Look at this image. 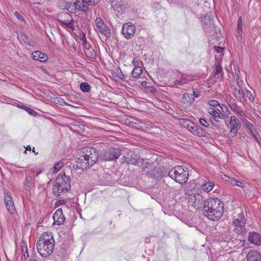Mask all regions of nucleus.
Returning a JSON list of instances; mask_svg holds the SVG:
<instances>
[{"label":"nucleus","instance_id":"nucleus-21","mask_svg":"<svg viewBox=\"0 0 261 261\" xmlns=\"http://www.w3.org/2000/svg\"><path fill=\"white\" fill-rule=\"evenodd\" d=\"M246 257L247 261H261V254L254 250H250Z\"/></svg>","mask_w":261,"mask_h":261},{"label":"nucleus","instance_id":"nucleus-9","mask_svg":"<svg viewBox=\"0 0 261 261\" xmlns=\"http://www.w3.org/2000/svg\"><path fill=\"white\" fill-rule=\"evenodd\" d=\"M225 123L227 126L228 125V120H225ZM229 125L230 129L228 133V136L229 138H233L237 136L239 130L241 128V124L240 120L236 116L231 115L230 117Z\"/></svg>","mask_w":261,"mask_h":261},{"label":"nucleus","instance_id":"nucleus-61","mask_svg":"<svg viewBox=\"0 0 261 261\" xmlns=\"http://www.w3.org/2000/svg\"><path fill=\"white\" fill-rule=\"evenodd\" d=\"M249 134H250L251 135H252V134H254L252 130V129H250L249 130H248V132Z\"/></svg>","mask_w":261,"mask_h":261},{"label":"nucleus","instance_id":"nucleus-56","mask_svg":"<svg viewBox=\"0 0 261 261\" xmlns=\"http://www.w3.org/2000/svg\"><path fill=\"white\" fill-rule=\"evenodd\" d=\"M174 85H175L181 86L180 85V80H175V82H174Z\"/></svg>","mask_w":261,"mask_h":261},{"label":"nucleus","instance_id":"nucleus-49","mask_svg":"<svg viewBox=\"0 0 261 261\" xmlns=\"http://www.w3.org/2000/svg\"><path fill=\"white\" fill-rule=\"evenodd\" d=\"M82 45L83 46V48L84 51V53H85V50L86 51L87 49H89V48L91 47L90 44H88L87 42H86V44H82Z\"/></svg>","mask_w":261,"mask_h":261},{"label":"nucleus","instance_id":"nucleus-52","mask_svg":"<svg viewBox=\"0 0 261 261\" xmlns=\"http://www.w3.org/2000/svg\"><path fill=\"white\" fill-rule=\"evenodd\" d=\"M219 106H220V108L221 109V110H222V111L223 112H224L225 110H226V111L228 110V108H227V107L225 105H223V104L221 105H220Z\"/></svg>","mask_w":261,"mask_h":261},{"label":"nucleus","instance_id":"nucleus-42","mask_svg":"<svg viewBox=\"0 0 261 261\" xmlns=\"http://www.w3.org/2000/svg\"><path fill=\"white\" fill-rule=\"evenodd\" d=\"M243 123L245 125L246 128L248 130V131L251 129L252 124L247 120H244Z\"/></svg>","mask_w":261,"mask_h":261},{"label":"nucleus","instance_id":"nucleus-33","mask_svg":"<svg viewBox=\"0 0 261 261\" xmlns=\"http://www.w3.org/2000/svg\"><path fill=\"white\" fill-rule=\"evenodd\" d=\"M136 121L138 122H135V124H138L139 127L142 130H145V129H150L151 127V125L149 124L145 123L143 122L142 121H140L139 120L137 119Z\"/></svg>","mask_w":261,"mask_h":261},{"label":"nucleus","instance_id":"nucleus-22","mask_svg":"<svg viewBox=\"0 0 261 261\" xmlns=\"http://www.w3.org/2000/svg\"><path fill=\"white\" fill-rule=\"evenodd\" d=\"M208 113L211 114L213 117L216 118H220L224 119L225 118V115L223 114L221 110L218 108H210L207 110Z\"/></svg>","mask_w":261,"mask_h":261},{"label":"nucleus","instance_id":"nucleus-43","mask_svg":"<svg viewBox=\"0 0 261 261\" xmlns=\"http://www.w3.org/2000/svg\"><path fill=\"white\" fill-rule=\"evenodd\" d=\"M67 203V201L65 199L58 200L55 202L56 207H58L61 205H65Z\"/></svg>","mask_w":261,"mask_h":261},{"label":"nucleus","instance_id":"nucleus-40","mask_svg":"<svg viewBox=\"0 0 261 261\" xmlns=\"http://www.w3.org/2000/svg\"><path fill=\"white\" fill-rule=\"evenodd\" d=\"M142 61L138 58H135L132 61V64L134 65L135 67L140 66V65Z\"/></svg>","mask_w":261,"mask_h":261},{"label":"nucleus","instance_id":"nucleus-64","mask_svg":"<svg viewBox=\"0 0 261 261\" xmlns=\"http://www.w3.org/2000/svg\"><path fill=\"white\" fill-rule=\"evenodd\" d=\"M29 261H37V260H35V259H31Z\"/></svg>","mask_w":261,"mask_h":261},{"label":"nucleus","instance_id":"nucleus-5","mask_svg":"<svg viewBox=\"0 0 261 261\" xmlns=\"http://www.w3.org/2000/svg\"><path fill=\"white\" fill-rule=\"evenodd\" d=\"M141 161V173L142 174H145L148 176L154 177L157 176L158 170L156 169V164L154 163H150L148 162V160L136 159L135 160H131L129 158H126L125 162L128 164H134L139 163Z\"/></svg>","mask_w":261,"mask_h":261},{"label":"nucleus","instance_id":"nucleus-25","mask_svg":"<svg viewBox=\"0 0 261 261\" xmlns=\"http://www.w3.org/2000/svg\"><path fill=\"white\" fill-rule=\"evenodd\" d=\"M23 184L26 187L27 189L29 192H30L31 190H32L35 186L33 181V178L30 175H26Z\"/></svg>","mask_w":261,"mask_h":261},{"label":"nucleus","instance_id":"nucleus-54","mask_svg":"<svg viewBox=\"0 0 261 261\" xmlns=\"http://www.w3.org/2000/svg\"><path fill=\"white\" fill-rule=\"evenodd\" d=\"M223 48L220 47H217L216 49H215V51H217L218 53H221L222 52Z\"/></svg>","mask_w":261,"mask_h":261},{"label":"nucleus","instance_id":"nucleus-48","mask_svg":"<svg viewBox=\"0 0 261 261\" xmlns=\"http://www.w3.org/2000/svg\"><path fill=\"white\" fill-rule=\"evenodd\" d=\"M219 118H216V117H213L212 119H211V123H212L213 125H214V126H217V123L219 122V120H218Z\"/></svg>","mask_w":261,"mask_h":261},{"label":"nucleus","instance_id":"nucleus-39","mask_svg":"<svg viewBox=\"0 0 261 261\" xmlns=\"http://www.w3.org/2000/svg\"><path fill=\"white\" fill-rule=\"evenodd\" d=\"M23 110H25L29 114L32 116H35L37 114V113L35 110L27 106L23 108Z\"/></svg>","mask_w":261,"mask_h":261},{"label":"nucleus","instance_id":"nucleus-55","mask_svg":"<svg viewBox=\"0 0 261 261\" xmlns=\"http://www.w3.org/2000/svg\"><path fill=\"white\" fill-rule=\"evenodd\" d=\"M23 253V257H24V259H25V260H27V258H28V257H29V253H28V251H26V252H24V253Z\"/></svg>","mask_w":261,"mask_h":261},{"label":"nucleus","instance_id":"nucleus-17","mask_svg":"<svg viewBox=\"0 0 261 261\" xmlns=\"http://www.w3.org/2000/svg\"><path fill=\"white\" fill-rule=\"evenodd\" d=\"M227 103L229 108L236 114L241 116L245 115V113L243 111L239 106L236 102V100L233 99H228L227 100Z\"/></svg>","mask_w":261,"mask_h":261},{"label":"nucleus","instance_id":"nucleus-15","mask_svg":"<svg viewBox=\"0 0 261 261\" xmlns=\"http://www.w3.org/2000/svg\"><path fill=\"white\" fill-rule=\"evenodd\" d=\"M4 202L7 211L11 215H14L16 213V209L12 198L8 192L4 193Z\"/></svg>","mask_w":261,"mask_h":261},{"label":"nucleus","instance_id":"nucleus-29","mask_svg":"<svg viewBox=\"0 0 261 261\" xmlns=\"http://www.w3.org/2000/svg\"><path fill=\"white\" fill-rule=\"evenodd\" d=\"M192 81V76L189 75L183 74L181 75V79L180 80V85H184Z\"/></svg>","mask_w":261,"mask_h":261},{"label":"nucleus","instance_id":"nucleus-44","mask_svg":"<svg viewBox=\"0 0 261 261\" xmlns=\"http://www.w3.org/2000/svg\"><path fill=\"white\" fill-rule=\"evenodd\" d=\"M199 122L202 126L205 127H207L210 125L209 123L204 118H200L199 119Z\"/></svg>","mask_w":261,"mask_h":261},{"label":"nucleus","instance_id":"nucleus-23","mask_svg":"<svg viewBox=\"0 0 261 261\" xmlns=\"http://www.w3.org/2000/svg\"><path fill=\"white\" fill-rule=\"evenodd\" d=\"M32 58L33 60L39 61L40 62H45L47 61V56L44 53L40 51H35L32 54Z\"/></svg>","mask_w":261,"mask_h":261},{"label":"nucleus","instance_id":"nucleus-24","mask_svg":"<svg viewBox=\"0 0 261 261\" xmlns=\"http://www.w3.org/2000/svg\"><path fill=\"white\" fill-rule=\"evenodd\" d=\"M76 9L82 12H86L88 9V5L84 0H76L74 3Z\"/></svg>","mask_w":261,"mask_h":261},{"label":"nucleus","instance_id":"nucleus-28","mask_svg":"<svg viewBox=\"0 0 261 261\" xmlns=\"http://www.w3.org/2000/svg\"><path fill=\"white\" fill-rule=\"evenodd\" d=\"M142 73V69L141 66L135 67L131 72V75L134 78H137Z\"/></svg>","mask_w":261,"mask_h":261},{"label":"nucleus","instance_id":"nucleus-38","mask_svg":"<svg viewBox=\"0 0 261 261\" xmlns=\"http://www.w3.org/2000/svg\"><path fill=\"white\" fill-rule=\"evenodd\" d=\"M179 121L180 124L186 128H187L189 127V125H190L192 122L188 119L184 118L179 119Z\"/></svg>","mask_w":261,"mask_h":261},{"label":"nucleus","instance_id":"nucleus-14","mask_svg":"<svg viewBox=\"0 0 261 261\" xmlns=\"http://www.w3.org/2000/svg\"><path fill=\"white\" fill-rule=\"evenodd\" d=\"M233 224L234 225V231L238 234H241L244 232L245 222L244 216L242 214L239 215L238 218L234 220Z\"/></svg>","mask_w":261,"mask_h":261},{"label":"nucleus","instance_id":"nucleus-7","mask_svg":"<svg viewBox=\"0 0 261 261\" xmlns=\"http://www.w3.org/2000/svg\"><path fill=\"white\" fill-rule=\"evenodd\" d=\"M243 85V81L238 77L231 87L234 97L241 103L246 101L245 93L242 89Z\"/></svg>","mask_w":261,"mask_h":261},{"label":"nucleus","instance_id":"nucleus-45","mask_svg":"<svg viewBox=\"0 0 261 261\" xmlns=\"http://www.w3.org/2000/svg\"><path fill=\"white\" fill-rule=\"evenodd\" d=\"M89 6H94L97 4L99 0H84Z\"/></svg>","mask_w":261,"mask_h":261},{"label":"nucleus","instance_id":"nucleus-51","mask_svg":"<svg viewBox=\"0 0 261 261\" xmlns=\"http://www.w3.org/2000/svg\"><path fill=\"white\" fill-rule=\"evenodd\" d=\"M192 97H194V99H195V98H197L199 96V94L198 92H196L195 91H193V93L192 94Z\"/></svg>","mask_w":261,"mask_h":261},{"label":"nucleus","instance_id":"nucleus-4","mask_svg":"<svg viewBox=\"0 0 261 261\" xmlns=\"http://www.w3.org/2000/svg\"><path fill=\"white\" fill-rule=\"evenodd\" d=\"M70 178L65 173L59 174L55 179L53 186V193L59 197L70 189Z\"/></svg>","mask_w":261,"mask_h":261},{"label":"nucleus","instance_id":"nucleus-41","mask_svg":"<svg viewBox=\"0 0 261 261\" xmlns=\"http://www.w3.org/2000/svg\"><path fill=\"white\" fill-rule=\"evenodd\" d=\"M208 104L213 107H216L217 106H220V105L219 102L216 100H210L208 101Z\"/></svg>","mask_w":261,"mask_h":261},{"label":"nucleus","instance_id":"nucleus-3","mask_svg":"<svg viewBox=\"0 0 261 261\" xmlns=\"http://www.w3.org/2000/svg\"><path fill=\"white\" fill-rule=\"evenodd\" d=\"M83 154L76 160L77 167L79 169H86L93 166L97 161L98 153L97 151L93 147L84 148Z\"/></svg>","mask_w":261,"mask_h":261},{"label":"nucleus","instance_id":"nucleus-19","mask_svg":"<svg viewBox=\"0 0 261 261\" xmlns=\"http://www.w3.org/2000/svg\"><path fill=\"white\" fill-rule=\"evenodd\" d=\"M53 218L54 219V223L57 225H60L65 221V218L63 215L61 208H58L54 213Z\"/></svg>","mask_w":261,"mask_h":261},{"label":"nucleus","instance_id":"nucleus-27","mask_svg":"<svg viewBox=\"0 0 261 261\" xmlns=\"http://www.w3.org/2000/svg\"><path fill=\"white\" fill-rule=\"evenodd\" d=\"M223 74V72L222 71L221 64L220 62H218L215 67V76L219 78L220 76L222 77Z\"/></svg>","mask_w":261,"mask_h":261},{"label":"nucleus","instance_id":"nucleus-10","mask_svg":"<svg viewBox=\"0 0 261 261\" xmlns=\"http://www.w3.org/2000/svg\"><path fill=\"white\" fill-rule=\"evenodd\" d=\"M188 200L189 204L197 210L200 209L202 207L203 208V205H205V202H206L203 196L198 193L189 194Z\"/></svg>","mask_w":261,"mask_h":261},{"label":"nucleus","instance_id":"nucleus-50","mask_svg":"<svg viewBox=\"0 0 261 261\" xmlns=\"http://www.w3.org/2000/svg\"><path fill=\"white\" fill-rule=\"evenodd\" d=\"M246 95H247V96L250 99H253V95H252V93L251 92H250L249 91L247 90V91H246Z\"/></svg>","mask_w":261,"mask_h":261},{"label":"nucleus","instance_id":"nucleus-6","mask_svg":"<svg viewBox=\"0 0 261 261\" xmlns=\"http://www.w3.org/2000/svg\"><path fill=\"white\" fill-rule=\"evenodd\" d=\"M168 176L180 184L186 183L189 178V170L186 167L176 166L168 172Z\"/></svg>","mask_w":261,"mask_h":261},{"label":"nucleus","instance_id":"nucleus-57","mask_svg":"<svg viewBox=\"0 0 261 261\" xmlns=\"http://www.w3.org/2000/svg\"><path fill=\"white\" fill-rule=\"evenodd\" d=\"M120 73L121 74V75H118V77L121 80L124 79V75H123L121 70H120Z\"/></svg>","mask_w":261,"mask_h":261},{"label":"nucleus","instance_id":"nucleus-1","mask_svg":"<svg viewBox=\"0 0 261 261\" xmlns=\"http://www.w3.org/2000/svg\"><path fill=\"white\" fill-rule=\"evenodd\" d=\"M223 213L224 203L218 198L208 199L203 205L204 215L211 220H218Z\"/></svg>","mask_w":261,"mask_h":261},{"label":"nucleus","instance_id":"nucleus-37","mask_svg":"<svg viewBox=\"0 0 261 261\" xmlns=\"http://www.w3.org/2000/svg\"><path fill=\"white\" fill-rule=\"evenodd\" d=\"M237 31L239 36L242 37V17H239L238 20V25H237Z\"/></svg>","mask_w":261,"mask_h":261},{"label":"nucleus","instance_id":"nucleus-16","mask_svg":"<svg viewBox=\"0 0 261 261\" xmlns=\"http://www.w3.org/2000/svg\"><path fill=\"white\" fill-rule=\"evenodd\" d=\"M187 129L195 136L203 137L205 135V130L193 122L189 125Z\"/></svg>","mask_w":261,"mask_h":261},{"label":"nucleus","instance_id":"nucleus-32","mask_svg":"<svg viewBox=\"0 0 261 261\" xmlns=\"http://www.w3.org/2000/svg\"><path fill=\"white\" fill-rule=\"evenodd\" d=\"M182 100L184 103H191L194 101L191 93H185L183 95Z\"/></svg>","mask_w":261,"mask_h":261},{"label":"nucleus","instance_id":"nucleus-8","mask_svg":"<svg viewBox=\"0 0 261 261\" xmlns=\"http://www.w3.org/2000/svg\"><path fill=\"white\" fill-rule=\"evenodd\" d=\"M57 21L64 28L74 30V21L72 16L67 12H61L57 15Z\"/></svg>","mask_w":261,"mask_h":261},{"label":"nucleus","instance_id":"nucleus-58","mask_svg":"<svg viewBox=\"0 0 261 261\" xmlns=\"http://www.w3.org/2000/svg\"><path fill=\"white\" fill-rule=\"evenodd\" d=\"M253 139L258 144H260V142L256 136H254V138H253Z\"/></svg>","mask_w":261,"mask_h":261},{"label":"nucleus","instance_id":"nucleus-60","mask_svg":"<svg viewBox=\"0 0 261 261\" xmlns=\"http://www.w3.org/2000/svg\"><path fill=\"white\" fill-rule=\"evenodd\" d=\"M25 107V106H23V105H17V107L19 108H21V109H23V108Z\"/></svg>","mask_w":261,"mask_h":261},{"label":"nucleus","instance_id":"nucleus-47","mask_svg":"<svg viewBox=\"0 0 261 261\" xmlns=\"http://www.w3.org/2000/svg\"><path fill=\"white\" fill-rule=\"evenodd\" d=\"M15 16L20 21H24V19L22 15L17 11L14 12Z\"/></svg>","mask_w":261,"mask_h":261},{"label":"nucleus","instance_id":"nucleus-26","mask_svg":"<svg viewBox=\"0 0 261 261\" xmlns=\"http://www.w3.org/2000/svg\"><path fill=\"white\" fill-rule=\"evenodd\" d=\"M203 23L208 28L213 25V18L211 14L207 13L202 19Z\"/></svg>","mask_w":261,"mask_h":261},{"label":"nucleus","instance_id":"nucleus-53","mask_svg":"<svg viewBox=\"0 0 261 261\" xmlns=\"http://www.w3.org/2000/svg\"><path fill=\"white\" fill-rule=\"evenodd\" d=\"M21 251L23 253L28 251V247L27 245H24L21 247Z\"/></svg>","mask_w":261,"mask_h":261},{"label":"nucleus","instance_id":"nucleus-31","mask_svg":"<svg viewBox=\"0 0 261 261\" xmlns=\"http://www.w3.org/2000/svg\"><path fill=\"white\" fill-rule=\"evenodd\" d=\"M85 54L88 58H91L93 59H95L96 58V54L94 49L91 47L87 49L86 51L85 50Z\"/></svg>","mask_w":261,"mask_h":261},{"label":"nucleus","instance_id":"nucleus-20","mask_svg":"<svg viewBox=\"0 0 261 261\" xmlns=\"http://www.w3.org/2000/svg\"><path fill=\"white\" fill-rule=\"evenodd\" d=\"M111 7L114 10L122 12L125 9V6L121 0H110Z\"/></svg>","mask_w":261,"mask_h":261},{"label":"nucleus","instance_id":"nucleus-11","mask_svg":"<svg viewBox=\"0 0 261 261\" xmlns=\"http://www.w3.org/2000/svg\"><path fill=\"white\" fill-rule=\"evenodd\" d=\"M121 154V151L119 148H110L105 151L103 154V160L105 161H116Z\"/></svg>","mask_w":261,"mask_h":261},{"label":"nucleus","instance_id":"nucleus-63","mask_svg":"<svg viewBox=\"0 0 261 261\" xmlns=\"http://www.w3.org/2000/svg\"><path fill=\"white\" fill-rule=\"evenodd\" d=\"M146 84H147V82H143L142 83V84H141V85H142V86H143L144 85H145Z\"/></svg>","mask_w":261,"mask_h":261},{"label":"nucleus","instance_id":"nucleus-30","mask_svg":"<svg viewBox=\"0 0 261 261\" xmlns=\"http://www.w3.org/2000/svg\"><path fill=\"white\" fill-rule=\"evenodd\" d=\"M214 186V184L211 182L208 181L202 185V188L203 190L207 193L210 192L213 189Z\"/></svg>","mask_w":261,"mask_h":261},{"label":"nucleus","instance_id":"nucleus-2","mask_svg":"<svg viewBox=\"0 0 261 261\" xmlns=\"http://www.w3.org/2000/svg\"><path fill=\"white\" fill-rule=\"evenodd\" d=\"M55 240L50 232H44L38 239L36 247L38 252L43 257L50 255L54 249Z\"/></svg>","mask_w":261,"mask_h":261},{"label":"nucleus","instance_id":"nucleus-18","mask_svg":"<svg viewBox=\"0 0 261 261\" xmlns=\"http://www.w3.org/2000/svg\"><path fill=\"white\" fill-rule=\"evenodd\" d=\"M248 241L255 245L259 246L261 245V236L254 231L250 232L248 234Z\"/></svg>","mask_w":261,"mask_h":261},{"label":"nucleus","instance_id":"nucleus-62","mask_svg":"<svg viewBox=\"0 0 261 261\" xmlns=\"http://www.w3.org/2000/svg\"><path fill=\"white\" fill-rule=\"evenodd\" d=\"M41 173V171H39V172H37L36 174V176L37 177L39 176V174Z\"/></svg>","mask_w":261,"mask_h":261},{"label":"nucleus","instance_id":"nucleus-36","mask_svg":"<svg viewBox=\"0 0 261 261\" xmlns=\"http://www.w3.org/2000/svg\"><path fill=\"white\" fill-rule=\"evenodd\" d=\"M80 87L83 92H88L90 90V86L86 82L81 83Z\"/></svg>","mask_w":261,"mask_h":261},{"label":"nucleus","instance_id":"nucleus-13","mask_svg":"<svg viewBox=\"0 0 261 261\" xmlns=\"http://www.w3.org/2000/svg\"><path fill=\"white\" fill-rule=\"evenodd\" d=\"M96 31L106 37H110L111 32L110 29L104 23L101 18L96 17L95 20Z\"/></svg>","mask_w":261,"mask_h":261},{"label":"nucleus","instance_id":"nucleus-34","mask_svg":"<svg viewBox=\"0 0 261 261\" xmlns=\"http://www.w3.org/2000/svg\"><path fill=\"white\" fill-rule=\"evenodd\" d=\"M229 179H230L229 181L232 185L238 186L242 188H244V184L242 181L233 177H229Z\"/></svg>","mask_w":261,"mask_h":261},{"label":"nucleus","instance_id":"nucleus-35","mask_svg":"<svg viewBox=\"0 0 261 261\" xmlns=\"http://www.w3.org/2000/svg\"><path fill=\"white\" fill-rule=\"evenodd\" d=\"M63 166V162L59 161L55 164L54 166L51 168V171L52 173H57Z\"/></svg>","mask_w":261,"mask_h":261},{"label":"nucleus","instance_id":"nucleus-46","mask_svg":"<svg viewBox=\"0 0 261 261\" xmlns=\"http://www.w3.org/2000/svg\"><path fill=\"white\" fill-rule=\"evenodd\" d=\"M80 41L82 42V44H86L87 39L86 38V35L84 33H82V35H80Z\"/></svg>","mask_w":261,"mask_h":261},{"label":"nucleus","instance_id":"nucleus-59","mask_svg":"<svg viewBox=\"0 0 261 261\" xmlns=\"http://www.w3.org/2000/svg\"><path fill=\"white\" fill-rule=\"evenodd\" d=\"M26 150H31V147L30 146V145H28L26 147Z\"/></svg>","mask_w":261,"mask_h":261},{"label":"nucleus","instance_id":"nucleus-12","mask_svg":"<svg viewBox=\"0 0 261 261\" xmlns=\"http://www.w3.org/2000/svg\"><path fill=\"white\" fill-rule=\"evenodd\" d=\"M136 27L130 22L125 23L122 25L121 33L126 39H131L135 34Z\"/></svg>","mask_w":261,"mask_h":261}]
</instances>
